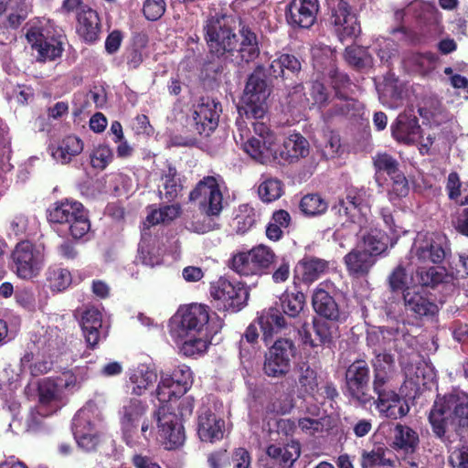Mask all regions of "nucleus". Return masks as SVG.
<instances>
[{
	"mask_svg": "<svg viewBox=\"0 0 468 468\" xmlns=\"http://www.w3.org/2000/svg\"><path fill=\"white\" fill-rule=\"evenodd\" d=\"M111 148H93L90 154V165L93 168L103 170L112 160Z\"/></svg>",
	"mask_w": 468,
	"mask_h": 468,
	"instance_id": "nucleus-62",
	"label": "nucleus"
},
{
	"mask_svg": "<svg viewBox=\"0 0 468 468\" xmlns=\"http://www.w3.org/2000/svg\"><path fill=\"white\" fill-rule=\"evenodd\" d=\"M178 336L186 338L180 346V353L187 357L204 354L209 345V334H189V335Z\"/></svg>",
	"mask_w": 468,
	"mask_h": 468,
	"instance_id": "nucleus-45",
	"label": "nucleus"
},
{
	"mask_svg": "<svg viewBox=\"0 0 468 468\" xmlns=\"http://www.w3.org/2000/svg\"><path fill=\"white\" fill-rule=\"evenodd\" d=\"M72 281L71 271L60 263L50 264L44 273V285L53 293L65 292Z\"/></svg>",
	"mask_w": 468,
	"mask_h": 468,
	"instance_id": "nucleus-33",
	"label": "nucleus"
},
{
	"mask_svg": "<svg viewBox=\"0 0 468 468\" xmlns=\"http://www.w3.org/2000/svg\"><path fill=\"white\" fill-rule=\"evenodd\" d=\"M80 326L88 347L94 349L101 337L102 326L101 313L94 307L88 308L82 313Z\"/></svg>",
	"mask_w": 468,
	"mask_h": 468,
	"instance_id": "nucleus-32",
	"label": "nucleus"
},
{
	"mask_svg": "<svg viewBox=\"0 0 468 468\" xmlns=\"http://www.w3.org/2000/svg\"><path fill=\"white\" fill-rule=\"evenodd\" d=\"M296 346L292 340L279 338L264 356L262 370L269 378H282L291 370V364L296 356Z\"/></svg>",
	"mask_w": 468,
	"mask_h": 468,
	"instance_id": "nucleus-8",
	"label": "nucleus"
},
{
	"mask_svg": "<svg viewBox=\"0 0 468 468\" xmlns=\"http://www.w3.org/2000/svg\"><path fill=\"white\" fill-rule=\"evenodd\" d=\"M319 5L317 0H292L286 19L293 27L309 28L316 20Z\"/></svg>",
	"mask_w": 468,
	"mask_h": 468,
	"instance_id": "nucleus-23",
	"label": "nucleus"
},
{
	"mask_svg": "<svg viewBox=\"0 0 468 468\" xmlns=\"http://www.w3.org/2000/svg\"><path fill=\"white\" fill-rule=\"evenodd\" d=\"M165 11V0H145L143 12L147 20H158Z\"/></svg>",
	"mask_w": 468,
	"mask_h": 468,
	"instance_id": "nucleus-64",
	"label": "nucleus"
},
{
	"mask_svg": "<svg viewBox=\"0 0 468 468\" xmlns=\"http://www.w3.org/2000/svg\"><path fill=\"white\" fill-rule=\"evenodd\" d=\"M333 324L335 322L318 318H314L312 327L308 324L303 323L298 328L302 344L305 346L317 347L332 343L334 332L338 328Z\"/></svg>",
	"mask_w": 468,
	"mask_h": 468,
	"instance_id": "nucleus-19",
	"label": "nucleus"
},
{
	"mask_svg": "<svg viewBox=\"0 0 468 468\" xmlns=\"http://www.w3.org/2000/svg\"><path fill=\"white\" fill-rule=\"evenodd\" d=\"M372 48L377 53L380 61L385 64H389L392 58L398 54V44L388 37H378Z\"/></svg>",
	"mask_w": 468,
	"mask_h": 468,
	"instance_id": "nucleus-52",
	"label": "nucleus"
},
{
	"mask_svg": "<svg viewBox=\"0 0 468 468\" xmlns=\"http://www.w3.org/2000/svg\"><path fill=\"white\" fill-rule=\"evenodd\" d=\"M26 37L31 48L37 53L38 60H54L62 55L65 37L48 19L31 23Z\"/></svg>",
	"mask_w": 468,
	"mask_h": 468,
	"instance_id": "nucleus-4",
	"label": "nucleus"
},
{
	"mask_svg": "<svg viewBox=\"0 0 468 468\" xmlns=\"http://www.w3.org/2000/svg\"><path fill=\"white\" fill-rule=\"evenodd\" d=\"M328 282H320L313 291V309L321 319L335 322V324L345 323L348 313L337 303L335 295L328 291Z\"/></svg>",
	"mask_w": 468,
	"mask_h": 468,
	"instance_id": "nucleus-16",
	"label": "nucleus"
},
{
	"mask_svg": "<svg viewBox=\"0 0 468 468\" xmlns=\"http://www.w3.org/2000/svg\"><path fill=\"white\" fill-rule=\"evenodd\" d=\"M238 134L235 140L240 146H272L279 143L277 136L263 122H254V133L256 136H250V130L244 126L241 118L237 119Z\"/></svg>",
	"mask_w": 468,
	"mask_h": 468,
	"instance_id": "nucleus-22",
	"label": "nucleus"
},
{
	"mask_svg": "<svg viewBox=\"0 0 468 468\" xmlns=\"http://www.w3.org/2000/svg\"><path fill=\"white\" fill-rule=\"evenodd\" d=\"M373 164L377 171L385 172L388 176L396 174L399 170L398 161L386 153L378 154L373 158Z\"/></svg>",
	"mask_w": 468,
	"mask_h": 468,
	"instance_id": "nucleus-60",
	"label": "nucleus"
},
{
	"mask_svg": "<svg viewBox=\"0 0 468 468\" xmlns=\"http://www.w3.org/2000/svg\"><path fill=\"white\" fill-rule=\"evenodd\" d=\"M260 276L268 274L271 271V263L274 261V251L265 245H258L249 250Z\"/></svg>",
	"mask_w": 468,
	"mask_h": 468,
	"instance_id": "nucleus-49",
	"label": "nucleus"
},
{
	"mask_svg": "<svg viewBox=\"0 0 468 468\" xmlns=\"http://www.w3.org/2000/svg\"><path fill=\"white\" fill-rule=\"evenodd\" d=\"M277 158L274 163L280 165H291L305 158L310 154V148H276Z\"/></svg>",
	"mask_w": 468,
	"mask_h": 468,
	"instance_id": "nucleus-55",
	"label": "nucleus"
},
{
	"mask_svg": "<svg viewBox=\"0 0 468 468\" xmlns=\"http://www.w3.org/2000/svg\"><path fill=\"white\" fill-rule=\"evenodd\" d=\"M446 238L439 234L426 236L416 243L414 255L420 263L441 264L446 258Z\"/></svg>",
	"mask_w": 468,
	"mask_h": 468,
	"instance_id": "nucleus-21",
	"label": "nucleus"
},
{
	"mask_svg": "<svg viewBox=\"0 0 468 468\" xmlns=\"http://www.w3.org/2000/svg\"><path fill=\"white\" fill-rule=\"evenodd\" d=\"M451 419L457 422L460 431H468V393L453 388L443 395L437 394L428 415L434 436L445 442Z\"/></svg>",
	"mask_w": 468,
	"mask_h": 468,
	"instance_id": "nucleus-3",
	"label": "nucleus"
},
{
	"mask_svg": "<svg viewBox=\"0 0 468 468\" xmlns=\"http://www.w3.org/2000/svg\"><path fill=\"white\" fill-rule=\"evenodd\" d=\"M225 431L224 420L218 418L210 410L199 414L197 420V434L202 441L216 442L222 440Z\"/></svg>",
	"mask_w": 468,
	"mask_h": 468,
	"instance_id": "nucleus-30",
	"label": "nucleus"
},
{
	"mask_svg": "<svg viewBox=\"0 0 468 468\" xmlns=\"http://www.w3.org/2000/svg\"><path fill=\"white\" fill-rule=\"evenodd\" d=\"M255 322H257L261 328L262 340L266 346L272 341L275 335L293 325L277 308H269L261 311L255 319Z\"/></svg>",
	"mask_w": 468,
	"mask_h": 468,
	"instance_id": "nucleus-25",
	"label": "nucleus"
},
{
	"mask_svg": "<svg viewBox=\"0 0 468 468\" xmlns=\"http://www.w3.org/2000/svg\"><path fill=\"white\" fill-rule=\"evenodd\" d=\"M62 390L53 378H44L38 385L39 402L37 411L41 416H48L56 412L61 399Z\"/></svg>",
	"mask_w": 468,
	"mask_h": 468,
	"instance_id": "nucleus-27",
	"label": "nucleus"
},
{
	"mask_svg": "<svg viewBox=\"0 0 468 468\" xmlns=\"http://www.w3.org/2000/svg\"><path fill=\"white\" fill-rule=\"evenodd\" d=\"M250 251H242L234 254L229 261V268L240 276H253L260 273L252 262Z\"/></svg>",
	"mask_w": 468,
	"mask_h": 468,
	"instance_id": "nucleus-50",
	"label": "nucleus"
},
{
	"mask_svg": "<svg viewBox=\"0 0 468 468\" xmlns=\"http://www.w3.org/2000/svg\"><path fill=\"white\" fill-rule=\"evenodd\" d=\"M363 203V197L356 189H348L345 198H339L332 207L331 211L339 217H346L353 221L356 212L360 211Z\"/></svg>",
	"mask_w": 468,
	"mask_h": 468,
	"instance_id": "nucleus-37",
	"label": "nucleus"
},
{
	"mask_svg": "<svg viewBox=\"0 0 468 468\" xmlns=\"http://www.w3.org/2000/svg\"><path fill=\"white\" fill-rule=\"evenodd\" d=\"M391 188L388 190V198L390 201L406 197L409 194V183L404 174L399 169L396 174L391 175Z\"/></svg>",
	"mask_w": 468,
	"mask_h": 468,
	"instance_id": "nucleus-58",
	"label": "nucleus"
},
{
	"mask_svg": "<svg viewBox=\"0 0 468 468\" xmlns=\"http://www.w3.org/2000/svg\"><path fill=\"white\" fill-rule=\"evenodd\" d=\"M330 269V262L324 259L312 255H304L298 261L293 270V284L295 288L300 283L311 285Z\"/></svg>",
	"mask_w": 468,
	"mask_h": 468,
	"instance_id": "nucleus-20",
	"label": "nucleus"
},
{
	"mask_svg": "<svg viewBox=\"0 0 468 468\" xmlns=\"http://www.w3.org/2000/svg\"><path fill=\"white\" fill-rule=\"evenodd\" d=\"M148 406L137 399H129L120 410V425L122 439L128 447L140 444V438L149 441L152 433V423L145 418Z\"/></svg>",
	"mask_w": 468,
	"mask_h": 468,
	"instance_id": "nucleus-5",
	"label": "nucleus"
},
{
	"mask_svg": "<svg viewBox=\"0 0 468 468\" xmlns=\"http://www.w3.org/2000/svg\"><path fill=\"white\" fill-rule=\"evenodd\" d=\"M156 420L157 435L166 450H176L181 447L186 440L185 428L179 416L169 411L165 407H160L154 413Z\"/></svg>",
	"mask_w": 468,
	"mask_h": 468,
	"instance_id": "nucleus-11",
	"label": "nucleus"
},
{
	"mask_svg": "<svg viewBox=\"0 0 468 468\" xmlns=\"http://www.w3.org/2000/svg\"><path fill=\"white\" fill-rule=\"evenodd\" d=\"M47 219L51 224H68L70 236L80 240L90 229V221L84 206L73 199H61L47 209Z\"/></svg>",
	"mask_w": 468,
	"mask_h": 468,
	"instance_id": "nucleus-6",
	"label": "nucleus"
},
{
	"mask_svg": "<svg viewBox=\"0 0 468 468\" xmlns=\"http://www.w3.org/2000/svg\"><path fill=\"white\" fill-rule=\"evenodd\" d=\"M391 133L394 139L399 144H414L420 143V146H428L433 144L430 134L427 137V143L420 141L421 129L417 117L411 113H400L391 124Z\"/></svg>",
	"mask_w": 468,
	"mask_h": 468,
	"instance_id": "nucleus-17",
	"label": "nucleus"
},
{
	"mask_svg": "<svg viewBox=\"0 0 468 468\" xmlns=\"http://www.w3.org/2000/svg\"><path fill=\"white\" fill-rule=\"evenodd\" d=\"M222 112L220 102L211 98H202L194 110L196 130L204 136H209L218 127Z\"/></svg>",
	"mask_w": 468,
	"mask_h": 468,
	"instance_id": "nucleus-18",
	"label": "nucleus"
},
{
	"mask_svg": "<svg viewBox=\"0 0 468 468\" xmlns=\"http://www.w3.org/2000/svg\"><path fill=\"white\" fill-rule=\"evenodd\" d=\"M439 12L433 2L423 0L407 1L404 8L395 11L394 17L398 22L405 18H415L424 24H434L438 22Z\"/></svg>",
	"mask_w": 468,
	"mask_h": 468,
	"instance_id": "nucleus-24",
	"label": "nucleus"
},
{
	"mask_svg": "<svg viewBox=\"0 0 468 468\" xmlns=\"http://www.w3.org/2000/svg\"><path fill=\"white\" fill-rule=\"evenodd\" d=\"M343 260L347 273L356 278L367 276L377 262L370 252L358 248L352 249Z\"/></svg>",
	"mask_w": 468,
	"mask_h": 468,
	"instance_id": "nucleus-31",
	"label": "nucleus"
},
{
	"mask_svg": "<svg viewBox=\"0 0 468 468\" xmlns=\"http://www.w3.org/2000/svg\"><path fill=\"white\" fill-rule=\"evenodd\" d=\"M192 382V371L186 365H179L171 375L163 376V386L173 385L181 395L190 388Z\"/></svg>",
	"mask_w": 468,
	"mask_h": 468,
	"instance_id": "nucleus-41",
	"label": "nucleus"
},
{
	"mask_svg": "<svg viewBox=\"0 0 468 468\" xmlns=\"http://www.w3.org/2000/svg\"><path fill=\"white\" fill-rule=\"evenodd\" d=\"M327 5L331 10V23L342 42L360 34L361 27L356 14L346 0H327Z\"/></svg>",
	"mask_w": 468,
	"mask_h": 468,
	"instance_id": "nucleus-15",
	"label": "nucleus"
},
{
	"mask_svg": "<svg viewBox=\"0 0 468 468\" xmlns=\"http://www.w3.org/2000/svg\"><path fill=\"white\" fill-rule=\"evenodd\" d=\"M417 276L422 286L435 288L444 281L445 270H438L435 267H420L417 270Z\"/></svg>",
	"mask_w": 468,
	"mask_h": 468,
	"instance_id": "nucleus-54",
	"label": "nucleus"
},
{
	"mask_svg": "<svg viewBox=\"0 0 468 468\" xmlns=\"http://www.w3.org/2000/svg\"><path fill=\"white\" fill-rule=\"evenodd\" d=\"M371 366L373 368L372 389L377 396V410L381 416L393 420L406 416L410 407L393 384L396 373L394 356L388 351L375 350Z\"/></svg>",
	"mask_w": 468,
	"mask_h": 468,
	"instance_id": "nucleus-1",
	"label": "nucleus"
},
{
	"mask_svg": "<svg viewBox=\"0 0 468 468\" xmlns=\"http://www.w3.org/2000/svg\"><path fill=\"white\" fill-rule=\"evenodd\" d=\"M410 278L403 263H399L388 274L387 284L391 293H402L410 292L413 288L410 287Z\"/></svg>",
	"mask_w": 468,
	"mask_h": 468,
	"instance_id": "nucleus-46",
	"label": "nucleus"
},
{
	"mask_svg": "<svg viewBox=\"0 0 468 468\" xmlns=\"http://www.w3.org/2000/svg\"><path fill=\"white\" fill-rule=\"evenodd\" d=\"M205 37L209 51L217 57L231 53L239 46L238 52L241 60L250 62L260 54L256 35L247 27L240 30L241 40L239 45L237 35L227 25L224 16H215L207 18L204 26Z\"/></svg>",
	"mask_w": 468,
	"mask_h": 468,
	"instance_id": "nucleus-2",
	"label": "nucleus"
},
{
	"mask_svg": "<svg viewBox=\"0 0 468 468\" xmlns=\"http://www.w3.org/2000/svg\"><path fill=\"white\" fill-rule=\"evenodd\" d=\"M299 209L305 217H318L327 211L328 202L318 193H308L301 198Z\"/></svg>",
	"mask_w": 468,
	"mask_h": 468,
	"instance_id": "nucleus-43",
	"label": "nucleus"
},
{
	"mask_svg": "<svg viewBox=\"0 0 468 468\" xmlns=\"http://www.w3.org/2000/svg\"><path fill=\"white\" fill-rule=\"evenodd\" d=\"M12 267L16 275L31 280L39 274L43 258L36 246L29 240L18 242L11 253Z\"/></svg>",
	"mask_w": 468,
	"mask_h": 468,
	"instance_id": "nucleus-14",
	"label": "nucleus"
},
{
	"mask_svg": "<svg viewBox=\"0 0 468 468\" xmlns=\"http://www.w3.org/2000/svg\"><path fill=\"white\" fill-rule=\"evenodd\" d=\"M256 324L255 321L250 324L239 340V359L247 373L253 369L256 352L253 347L244 346V340L251 346L258 343L259 332Z\"/></svg>",
	"mask_w": 468,
	"mask_h": 468,
	"instance_id": "nucleus-36",
	"label": "nucleus"
},
{
	"mask_svg": "<svg viewBox=\"0 0 468 468\" xmlns=\"http://www.w3.org/2000/svg\"><path fill=\"white\" fill-rule=\"evenodd\" d=\"M345 58L346 61L356 68H362L372 62L367 48L360 46H350L346 48Z\"/></svg>",
	"mask_w": 468,
	"mask_h": 468,
	"instance_id": "nucleus-57",
	"label": "nucleus"
},
{
	"mask_svg": "<svg viewBox=\"0 0 468 468\" xmlns=\"http://www.w3.org/2000/svg\"><path fill=\"white\" fill-rule=\"evenodd\" d=\"M209 308L206 304L191 303L180 308L175 314L172 324L177 335H189V334H208Z\"/></svg>",
	"mask_w": 468,
	"mask_h": 468,
	"instance_id": "nucleus-10",
	"label": "nucleus"
},
{
	"mask_svg": "<svg viewBox=\"0 0 468 468\" xmlns=\"http://www.w3.org/2000/svg\"><path fill=\"white\" fill-rule=\"evenodd\" d=\"M208 468H229L230 466V454L227 449L219 448L207 455Z\"/></svg>",
	"mask_w": 468,
	"mask_h": 468,
	"instance_id": "nucleus-61",
	"label": "nucleus"
},
{
	"mask_svg": "<svg viewBox=\"0 0 468 468\" xmlns=\"http://www.w3.org/2000/svg\"><path fill=\"white\" fill-rule=\"evenodd\" d=\"M6 14L5 27L17 28L27 17L25 0H0V16Z\"/></svg>",
	"mask_w": 468,
	"mask_h": 468,
	"instance_id": "nucleus-39",
	"label": "nucleus"
},
{
	"mask_svg": "<svg viewBox=\"0 0 468 468\" xmlns=\"http://www.w3.org/2000/svg\"><path fill=\"white\" fill-rule=\"evenodd\" d=\"M210 295L217 302L218 309L236 313L247 304L250 292L244 283L232 282L220 277L211 283Z\"/></svg>",
	"mask_w": 468,
	"mask_h": 468,
	"instance_id": "nucleus-9",
	"label": "nucleus"
},
{
	"mask_svg": "<svg viewBox=\"0 0 468 468\" xmlns=\"http://www.w3.org/2000/svg\"><path fill=\"white\" fill-rule=\"evenodd\" d=\"M189 201L198 204L199 210L208 216H218L222 211L223 196L216 177H203L189 193Z\"/></svg>",
	"mask_w": 468,
	"mask_h": 468,
	"instance_id": "nucleus-12",
	"label": "nucleus"
},
{
	"mask_svg": "<svg viewBox=\"0 0 468 468\" xmlns=\"http://www.w3.org/2000/svg\"><path fill=\"white\" fill-rule=\"evenodd\" d=\"M293 407V399L289 395L282 394L268 402L266 412L285 415L290 413Z\"/></svg>",
	"mask_w": 468,
	"mask_h": 468,
	"instance_id": "nucleus-59",
	"label": "nucleus"
},
{
	"mask_svg": "<svg viewBox=\"0 0 468 468\" xmlns=\"http://www.w3.org/2000/svg\"><path fill=\"white\" fill-rule=\"evenodd\" d=\"M370 367L367 360L356 358L346 369L345 394L362 407L374 405L377 409V396L370 393Z\"/></svg>",
	"mask_w": 468,
	"mask_h": 468,
	"instance_id": "nucleus-7",
	"label": "nucleus"
},
{
	"mask_svg": "<svg viewBox=\"0 0 468 468\" xmlns=\"http://www.w3.org/2000/svg\"><path fill=\"white\" fill-rule=\"evenodd\" d=\"M396 242L397 239L379 229H371L362 236L363 249L370 252L375 259L385 255L388 247H394Z\"/></svg>",
	"mask_w": 468,
	"mask_h": 468,
	"instance_id": "nucleus-34",
	"label": "nucleus"
},
{
	"mask_svg": "<svg viewBox=\"0 0 468 468\" xmlns=\"http://www.w3.org/2000/svg\"><path fill=\"white\" fill-rule=\"evenodd\" d=\"M132 394L141 396L157 381V374L147 367L141 366L130 377Z\"/></svg>",
	"mask_w": 468,
	"mask_h": 468,
	"instance_id": "nucleus-44",
	"label": "nucleus"
},
{
	"mask_svg": "<svg viewBox=\"0 0 468 468\" xmlns=\"http://www.w3.org/2000/svg\"><path fill=\"white\" fill-rule=\"evenodd\" d=\"M299 60L292 55L282 54L274 58L268 68V75L271 78L284 77L285 71L296 72L300 70Z\"/></svg>",
	"mask_w": 468,
	"mask_h": 468,
	"instance_id": "nucleus-47",
	"label": "nucleus"
},
{
	"mask_svg": "<svg viewBox=\"0 0 468 468\" xmlns=\"http://www.w3.org/2000/svg\"><path fill=\"white\" fill-rule=\"evenodd\" d=\"M271 280L274 283L285 282L291 275V259L285 255L274 256L271 271Z\"/></svg>",
	"mask_w": 468,
	"mask_h": 468,
	"instance_id": "nucleus-53",
	"label": "nucleus"
},
{
	"mask_svg": "<svg viewBox=\"0 0 468 468\" xmlns=\"http://www.w3.org/2000/svg\"><path fill=\"white\" fill-rule=\"evenodd\" d=\"M305 303V295L301 291L290 292L285 290L280 296L282 313L287 319L300 318Z\"/></svg>",
	"mask_w": 468,
	"mask_h": 468,
	"instance_id": "nucleus-38",
	"label": "nucleus"
},
{
	"mask_svg": "<svg viewBox=\"0 0 468 468\" xmlns=\"http://www.w3.org/2000/svg\"><path fill=\"white\" fill-rule=\"evenodd\" d=\"M77 20V32L83 41L93 44L99 40L101 25L95 10L88 6L82 7L78 13Z\"/></svg>",
	"mask_w": 468,
	"mask_h": 468,
	"instance_id": "nucleus-29",
	"label": "nucleus"
},
{
	"mask_svg": "<svg viewBox=\"0 0 468 468\" xmlns=\"http://www.w3.org/2000/svg\"><path fill=\"white\" fill-rule=\"evenodd\" d=\"M284 193V185L278 179L269 177L261 182L258 187V194L261 201L271 203L279 199Z\"/></svg>",
	"mask_w": 468,
	"mask_h": 468,
	"instance_id": "nucleus-51",
	"label": "nucleus"
},
{
	"mask_svg": "<svg viewBox=\"0 0 468 468\" xmlns=\"http://www.w3.org/2000/svg\"><path fill=\"white\" fill-rule=\"evenodd\" d=\"M386 450L378 447L372 451H363L361 455L362 468H375L378 466L390 465L391 462L385 457Z\"/></svg>",
	"mask_w": 468,
	"mask_h": 468,
	"instance_id": "nucleus-56",
	"label": "nucleus"
},
{
	"mask_svg": "<svg viewBox=\"0 0 468 468\" xmlns=\"http://www.w3.org/2000/svg\"><path fill=\"white\" fill-rule=\"evenodd\" d=\"M390 447L397 452L411 456L420 448L419 433L408 425L397 423L392 431Z\"/></svg>",
	"mask_w": 468,
	"mask_h": 468,
	"instance_id": "nucleus-28",
	"label": "nucleus"
},
{
	"mask_svg": "<svg viewBox=\"0 0 468 468\" xmlns=\"http://www.w3.org/2000/svg\"><path fill=\"white\" fill-rule=\"evenodd\" d=\"M163 190H159L160 198L166 203L175 201L183 190V185L175 167L169 166L167 172L162 176Z\"/></svg>",
	"mask_w": 468,
	"mask_h": 468,
	"instance_id": "nucleus-42",
	"label": "nucleus"
},
{
	"mask_svg": "<svg viewBox=\"0 0 468 468\" xmlns=\"http://www.w3.org/2000/svg\"><path fill=\"white\" fill-rule=\"evenodd\" d=\"M404 68L414 73L425 74L434 66V57L431 53H413L403 58Z\"/></svg>",
	"mask_w": 468,
	"mask_h": 468,
	"instance_id": "nucleus-48",
	"label": "nucleus"
},
{
	"mask_svg": "<svg viewBox=\"0 0 468 468\" xmlns=\"http://www.w3.org/2000/svg\"><path fill=\"white\" fill-rule=\"evenodd\" d=\"M244 151L257 163L268 165L274 163L277 158L275 148H243Z\"/></svg>",
	"mask_w": 468,
	"mask_h": 468,
	"instance_id": "nucleus-63",
	"label": "nucleus"
},
{
	"mask_svg": "<svg viewBox=\"0 0 468 468\" xmlns=\"http://www.w3.org/2000/svg\"><path fill=\"white\" fill-rule=\"evenodd\" d=\"M402 300L405 310L415 318H431L439 312V307L434 301L427 293L416 291L415 288L410 292H406Z\"/></svg>",
	"mask_w": 468,
	"mask_h": 468,
	"instance_id": "nucleus-26",
	"label": "nucleus"
},
{
	"mask_svg": "<svg viewBox=\"0 0 468 468\" xmlns=\"http://www.w3.org/2000/svg\"><path fill=\"white\" fill-rule=\"evenodd\" d=\"M297 384L299 391L309 395L314 396L318 391V374L308 362H302L297 366Z\"/></svg>",
	"mask_w": 468,
	"mask_h": 468,
	"instance_id": "nucleus-40",
	"label": "nucleus"
},
{
	"mask_svg": "<svg viewBox=\"0 0 468 468\" xmlns=\"http://www.w3.org/2000/svg\"><path fill=\"white\" fill-rule=\"evenodd\" d=\"M267 455L276 461L282 467L290 468L300 457L301 445L297 441H291L283 447L271 444L266 449Z\"/></svg>",
	"mask_w": 468,
	"mask_h": 468,
	"instance_id": "nucleus-35",
	"label": "nucleus"
},
{
	"mask_svg": "<svg viewBox=\"0 0 468 468\" xmlns=\"http://www.w3.org/2000/svg\"><path fill=\"white\" fill-rule=\"evenodd\" d=\"M270 95L267 84L261 76L259 69L255 70L248 79L242 101L244 113L248 118L261 119L266 113V101Z\"/></svg>",
	"mask_w": 468,
	"mask_h": 468,
	"instance_id": "nucleus-13",
	"label": "nucleus"
}]
</instances>
